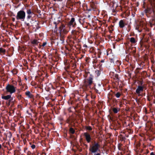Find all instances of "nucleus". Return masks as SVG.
<instances>
[{
  "label": "nucleus",
  "instance_id": "obj_5",
  "mask_svg": "<svg viewBox=\"0 0 155 155\" xmlns=\"http://www.w3.org/2000/svg\"><path fill=\"white\" fill-rule=\"evenodd\" d=\"M26 13L23 10H21L18 12L16 18L17 20L24 21L25 18Z\"/></svg>",
  "mask_w": 155,
  "mask_h": 155
},
{
  "label": "nucleus",
  "instance_id": "obj_37",
  "mask_svg": "<svg viewBox=\"0 0 155 155\" xmlns=\"http://www.w3.org/2000/svg\"><path fill=\"white\" fill-rule=\"evenodd\" d=\"M2 137V133L1 131L0 130V141H1V140H1V137Z\"/></svg>",
  "mask_w": 155,
  "mask_h": 155
},
{
  "label": "nucleus",
  "instance_id": "obj_41",
  "mask_svg": "<svg viewBox=\"0 0 155 155\" xmlns=\"http://www.w3.org/2000/svg\"><path fill=\"white\" fill-rule=\"evenodd\" d=\"M12 21H13V22H14L15 21V18H12Z\"/></svg>",
  "mask_w": 155,
  "mask_h": 155
},
{
  "label": "nucleus",
  "instance_id": "obj_56",
  "mask_svg": "<svg viewBox=\"0 0 155 155\" xmlns=\"http://www.w3.org/2000/svg\"><path fill=\"white\" fill-rule=\"evenodd\" d=\"M117 62H119L117 60Z\"/></svg>",
  "mask_w": 155,
  "mask_h": 155
},
{
  "label": "nucleus",
  "instance_id": "obj_46",
  "mask_svg": "<svg viewBox=\"0 0 155 155\" xmlns=\"http://www.w3.org/2000/svg\"><path fill=\"white\" fill-rule=\"evenodd\" d=\"M11 106H13V105H14V102L13 101L12 102V103H11Z\"/></svg>",
  "mask_w": 155,
  "mask_h": 155
},
{
  "label": "nucleus",
  "instance_id": "obj_8",
  "mask_svg": "<svg viewBox=\"0 0 155 155\" xmlns=\"http://www.w3.org/2000/svg\"><path fill=\"white\" fill-rule=\"evenodd\" d=\"M31 43L32 46L35 48L38 47L39 48H41V44L38 40L36 39H33L31 41Z\"/></svg>",
  "mask_w": 155,
  "mask_h": 155
},
{
  "label": "nucleus",
  "instance_id": "obj_18",
  "mask_svg": "<svg viewBox=\"0 0 155 155\" xmlns=\"http://www.w3.org/2000/svg\"><path fill=\"white\" fill-rule=\"evenodd\" d=\"M113 4L112 8H113V12H115V10L114 9V8L115 9L117 7V4L116 3V2H111L110 4L112 5Z\"/></svg>",
  "mask_w": 155,
  "mask_h": 155
},
{
  "label": "nucleus",
  "instance_id": "obj_58",
  "mask_svg": "<svg viewBox=\"0 0 155 155\" xmlns=\"http://www.w3.org/2000/svg\"><path fill=\"white\" fill-rule=\"evenodd\" d=\"M3 140H5V139L4 138H3Z\"/></svg>",
  "mask_w": 155,
  "mask_h": 155
},
{
  "label": "nucleus",
  "instance_id": "obj_24",
  "mask_svg": "<svg viewBox=\"0 0 155 155\" xmlns=\"http://www.w3.org/2000/svg\"><path fill=\"white\" fill-rule=\"evenodd\" d=\"M69 132L70 133H71V134H74L75 132V130L72 127H71V128H70L69 130Z\"/></svg>",
  "mask_w": 155,
  "mask_h": 155
},
{
  "label": "nucleus",
  "instance_id": "obj_43",
  "mask_svg": "<svg viewBox=\"0 0 155 155\" xmlns=\"http://www.w3.org/2000/svg\"><path fill=\"white\" fill-rule=\"evenodd\" d=\"M150 155H155V154L153 152H152L150 153Z\"/></svg>",
  "mask_w": 155,
  "mask_h": 155
},
{
  "label": "nucleus",
  "instance_id": "obj_27",
  "mask_svg": "<svg viewBox=\"0 0 155 155\" xmlns=\"http://www.w3.org/2000/svg\"><path fill=\"white\" fill-rule=\"evenodd\" d=\"M94 89L96 93L98 94H100V92H99V90L100 89L99 88V87L97 89L94 86Z\"/></svg>",
  "mask_w": 155,
  "mask_h": 155
},
{
  "label": "nucleus",
  "instance_id": "obj_19",
  "mask_svg": "<svg viewBox=\"0 0 155 155\" xmlns=\"http://www.w3.org/2000/svg\"><path fill=\"white\" fill-rule=\"evenodd\" d=\"M140 26L141 25L140 23L136 24L135 26L136 30H138V31L140 32H141L142 31L141 29L140 28Z\"/></svg>",
  "mask_w": 155,
  "mask_h": 155
},
{
  "label": "nucleus",
  "instance_id": "obj_44",
  "mask_svg": "<svg viewBox=\"0 0 155 155\" xmlns=\"http://www.w3.org/2000/svg\"><path fill=\"white\" fill-rule=\"evenodd\" d=\"M94 155H101V154L99 153H95Z\"/></svg>",
  "mask_w": 155,
  "mask_h": 155
},
{
  "label": "nucleus",
  "instance_id": "obj_55",
  "mask_svg": "<svg viewBox=\"0 0 155 155\" xmlns=\"http://www.w3.org/2000/svg\"><path fill=\"white\" fill-rule=\"evenodd\" d=\"M121 155H123V154H122V153H121Z\"/></svg>",
  "mask_w": 155,
  "mask_h": 155
},
{
  "label": "nucleus",
  "instance_id": "obj_3",
  "mask_svg": "<svg viewBox=\"0 0 155 155\" xmlns=\"http://www.w3.org/2000/svg\"><path fill=\"white\" fill-rule=\"evenodd\" d=\"M150 3L151 8L147 7L144 10L145 13L151 14L153 12L155 15V0H150Z\"/></svg>",
  "mask_w": 155,
  "mask_h": 155
},
{
  "label": "nucleus",
  "instance_id": "obj_28",
  "mask_svg": "<svg viewBox=\"0 0 155 155\" xmlns=\"http://www.w3.org/2000/svg\"><path fill=\"white\" fill-rule=\"evenodd\" d=\"M85 128L87 130H88L89 131H91L92 130V128L90 126L86 127Z\"/></svg>",
  "mask_w": 155,
  "mask_h": 155
},
{
  "label": "nucleus",
  "instance_id": "obj_2",
  "mask_svg": "<svg viewBox=\"0 0 155 155\" xmlns=\"http://www.w3.org/2000/svg\"><path fill=\"white\" fill-rule=\"evenodd\" d=\"M26 19L27 21L25 22L24 23L28 27L30 28L32 26L37 29L40 28L38 26V21L34 19L33 18H26Z\"/></svg>",
  "mask_w": 155,
  "mask_h": 155
},
{
  "label": "nucleus",
  "instance_id": "obj_12",
  "mask_svg": "<svg viewBox=\"0 0 155 155\" xmlns=\"http://www.w3.org/2000/svg\"><path fill=\"white\" fill-rule=\"evenodd\" d=\"M125 19L120 20L119 23V27L120 28H123L125 26L127 25V23L126 22Z\"/></svg>",
  "mask_w": 155,
  "mask_h": 155
},
{
  "label": "nucleus",
  "instance_id": "obj_51",
  "mask_svg": "<svg viewBox=\"0 0 155 155\" xmlns=\"http://www.w3.org/2000/svg\"><path fill=\"white\" fill-rule=\"evenodd\" d=\"M110 33H111V32H112V31H113V30H110Z\"/></svg>",
  "mask_w": 155,
  "mask_h": 155
},
{
  "label": "nucleus",
  "instance_id": "obj_31",
  "mask_svg": "<svg viewBox=\"0 0 155 155\" xmlns=\"http://www.w3.org/2000/svg\"><path fill=\"white\" fill-rule=\"evenodd\" d=\"M110 62L111 63H113V64H114V61L115 60V59L114 58H110Z\"/></svg>",
  "mask_w": 155,
  "mask_h": 155
},
{
  "label": "nucleus",
  "instance_id": "obj_22",
  "mask_svg": "<svg viewBox=\"0 0 155 155\" xmlns=\"http://www.w3.org/2000/svg\"><path fill=\"white\" fill-rule=\"evenodd\" d=\"M6 51V50L3 48H0V54L1 55H4L5 54Z\"/></svg>",
  "mask_w": 155,
  "mask_h": 155
},
{
  "label": "nucleus",
  "instance_id": "obj_50",
  "mask_svg": "<svg viewBox=\"0 0 155 155\" xmlns=\"http://www.w3.org/2000/svg\"><path fill=\"white\" fill-rule=\"evenodd\" d=\"M132 16L133 17H134V16H135V15H134V14H132Z\"/></svg>",
  "mask_w": 155,
  "mask_h": 155
},
{
  "label": "nucleus",
  "instance_id": "obj_4",
  "mask_svg": "<svg viewBox=\"0 0 155 155\" xmlns=\"http://www.w3.org/2000/svg\"><path fill=\"white\" fill-rule=\"evenodd\" d=\"M100 146L99 143L94 141V144L91 146H90L89 150L92 153H95L97 152L100 148Z\"/></svg>",
  "mask_w": 155,
  "mask_h": 155
},
{
  "label": "nucleus",
  "instance_id": "obj_6",
  "mask_svg": "<svg viewBox=\"0 0 155 155\" xmlns=\"http://www.w3.org/2000/svg\"><path fill=\"white\" fill-rule=\"evenodd\" d=\"M16 88V87L13 85L8 84L5 87L6 92L9 93L10 94H12L15 92Z\"/></svg>",
  "mask_w": 155,
  "mask_h": 155
},
{
  "label": "nucleus",
  "instance_id": "obj_53",
  "mask_svg": "<svg viewBox=\"0 0 155 155\" xmlns=\"http://www.w3.org/2000/svg\"><path fill=\"white\" fill-rule=\"evenodd\" d=\"M113 100H114V101H116V100L115 99H114Z\"/></svg>",
  "mask_w": 155,
  "mask_h": 155
},
{
  "label": "nucleus",
  "instance_id": "obj_42",
  "mask_svg": "<svg viewBox=\"0 0 155 155\" xmlns=\"http://www.w3.org/2000/svg\"><path fill=\"white\" fill-rule=\"evenodd\" d=\"M83 47H85V48H86L87 47V45L86 44H84V45H83Z\"/></svg>",
  "mask_w": 155,
  "mask_h": 155
},
{
  "label": "nucleus",
  "instance_id": "obj_52",
  "mask_svg": "<svg viewBox=\"0 0 155 155\" xmlns=\"http://www.w3.org/2000/svg\"><path fill=\"white\" fill-rule=\"evenodd\" d=\"M84 145H85V146H86V147H87V145L85 144Z\"/></svg>",
  "mask_w": 155,
  "mask_h": 155
},
{
  "label": "nucleus",
  "instance_id": "obj_49",
  "mask_svg": "<svg viewBox=\"0 0 155 155\" xmlns=\"http://www.w3.org/2000/svg\"><path fill=\"white\" fill-rule=\"evenodd\" d=\"M27 148H25L24 149V152H25V150H27Z\"/></svg>",
  "mask_w": 155,
  "mask_h": 155
},
{
  "label": "nucleus",
  "instance_id": "obj_10",
  "mask_svg": "<svg viewBox=\"0 0 155 155\" xmlns=\"http://www.w3.org/2000/svg\"><path fill=\"white\" fill-rule=\"evenodd\" d=\"M68 25L70 27L74 28L76 26V23L75 21V18L72 17L71 20L68 22Z\"/></svg>",
  "mask_w": 155,
  "mask_h": 155
},
{
  "label": "nucleus",
  "instance_id": "obj_54",
  "mask_svg": "<svg viewBox=\"0 0 155 155\" xmlns=\"http://www.w3.org/2000/svg\"><path fill=\"white\" fill-rule=\"evenodd\" d=\"M98 85H99V87H100L101 86V85L100 84H99Z\"/></svg>",
  "mask_w": 155,
  "mask_h": 155
},
{
  "label": "nucleus",
  "instance_id": "obj_30",
  "mask_svg": "<svg viewBox=\"0 0 155 155\" xmlns=\"http://www.w3.org/2000/svg\"><path fill=\"white\" fill-rule=\"evenodd\" d=\"M19 92H20V91H19L17 93L18 95H17V97L19 100H20L21 98L22 97L21 95L18 94Z\"/></svg>",
  "mask_w": 155,
  "mask_h": 155
},
{
  "label": "nucleus",
  "instance_id": "obj_48",
  "mask_svg": "<svg viewBox=\"0 0 155 155\" xmlns=\"http://www.w3.org/2000/svg\"><path fill=\"white\" fill-rule=\"evenodd\" d=\"M11 104V103H10V102H8V105H10Z\"/></svg>",
  "mask_w": 155,
  "mask_h": 155
},
{
  "label": "nucleus",
  "instance_id": "obj_15",
  "mask_svg": "<svg viewBox=\"0 0 155 155\" xmlns=\"http://www.w3.org/2000/svg\"><path fill=\"white\" fill-rule=\"evenodd\" d=\"M25 94L28 98L32 99H34V96L31 94L29 91H26Z\"/></svg>",
  "mask_w": 155,
  "mask_h": 155
},
{
  "label": "nucleus",
  "instance_id": "obj_7",
  "mask_svg": "<svg viewBox=\"0 0 155 155\" xmlns=\"http://www.w3.org/2000/svg\"><path fill=\"white\" fill-rule=\"evenodd\" d=\"M90 74V76L86 80L84 81V83H87L89 85H91L93 83V76L91 74H90L89 72H87V74Z\"/></svg>",
  "mask_w": 155,
  "mask_h": 155
},
{
  "label": "nucleus",
  "instance_id": "obj_29",
  "mask_svg": "<svg viewBox=\"0 0 155 155\" xmlns=\"http://www.w3.org/2000/svg\"><path fill=\"white\" fill-rule=\"evenodd\" d=\"M121 95V94L119 92H117L115 94V96L117 98H119Z\"/></svg>",
  "mask_w": 155,
  "mask_h": 155
},
{
  "label": "nucleus",
  "instance_id": "obj_25",
  "mask_svg": "<svg viewBox=\"0 0 155 155\" xmlns=\"http://www.w3.org/2000/svg\"><path fill=\"white\" fill-rule=\"evenodd\" d=\"M6 137H8L9 138H11L12 137V134L11 132H9L6 134Z\"/></svg>",
  "mask_w": 155,
  "mask_h": 155
},
{
  "label": "nucleus",
  "instance_id": "obj_23",
  "mask_svg": "<svg viewBox=\"0 0 155 155\" xmlns=\"http://www.w3.org/2000/svg\"><path fill=\"white\" fill-rule=\"evenodd\" d=\"M112 110L115 114H117L118 113V111L119 110V109L114 107L112 109Z\"/></svg>",
  "mask_w": 155,
  "mask_h": 155
},
{
  "label": "nucleus",
  "instance_id": "obj_45",
  "mask_svg": "<svg viewBox=\"0 0 155 155\" xmlns=\"http://www.w3.org/2000/svg\"><path fill=\"white\" fill-rule=\"evenodd\" d=\"M104 61H105L104 59L102 60H101V63L104 62Z\"/></svg>",
  "mask_w": 155,
  "mask_h": 155
},
{
  "label": "nucleus",
  "instance_id": "obj_26",
  "mask_svg": "<svg viewBox=\"0 0 155 155\" xmlns=\"http://www.w3.org/2000/svg\"><path fill=\"white\" fill-rule=\"evenodd\" d=\"M95 72L97 76H98L101 74V72L100 71L97 70H96Z\"/></svg>",
  "mask_w": 155,
  "mask_h": 155
},
{
  "label": "nucleus",
  "instance_id": "obj_47",
  "mask_svg": "<svg viewBox=\"0 0 155 155\" xmlns=\"http://www.w3.org/2000/svg\"><path fill=\"white\" fill-rule=\"evenodd\" d=\"M128 28H129V31H129L130 30V25H128Z\"/></svg>",
  "mask_w": 155,
  "mask_h": 155
},
{
  "label": "nucleus",
  "instance_id": "obj_40",
  "mask_svg": "<svg viewBox=\"0 0 155 155\" xmlns=\"http://www.w3.org/2000/svg\"><path fill=\"white\" fill-rule=\"evenodd\" d=\"M76 66V65L75 63H73V66L72 67H74V68H75Z\"/></svg>",
  "mask_w": 155,
  "mask_h": 155
},
{
  "label": "nucleus",
  "instance_id": "obj_33",
  "mask_svg": "<svg viewBox=\"0 0 155 155\" xmlns=\"http://www.w3.org/2000/svg\"><path fill=\"white\" fill-rule=\"evenodd\" d=\"M125 139H126V138L124 137H122L121 138L120 140L121 141H125Z\"/></svg>",
  "mask_w": 155,
  "mask_h": 155
},
{
  "label": "nucleus",
  "instance_id": "obj_32",
  "mask_svg": "<svg viewBox=\"0 0 155 155\" xmlns=\"http://www.w3.org/2000/svg\"><path fill=\"white\" fill-rule=\"evenodd\" d=\"M47 43L46 42H43L42 45H41V47H44L47 45Z\"/></svg>",
  "mask_w": 155,
  "mask_h": 155
},
{
  "label": "nucleus",
  "instance_id": "obj_35",
  "mask_svg": "<svg viewBox=\"0 0 155 155\" xmlns=\"http://www.w3.org/2000/svg\"><path fill=\"white\" fill-rule=\"evenodd\" d=\"M31 147L32 149H34L35 147V145L34 144H32L31 145Z\"/></svg>",
  "mask_w": 155,
  "mask_h": 155
},
{
  "label": "nucleus",
  "instance_id": "obj_57",
  "mask_svg": "<svg viewBox=\"0 0 155 155\" xmlns=\"http://www.w3.org/2000/svg\"><path fill=\"white\" fill-rule=\"evenodd\" d=\"M102 64L101 65H100V66H102Z\"/></svg>",
  "mask_w": 155,
  "mask_h": 155
},
{
  "label": "nucleus",
  "instance_id": "obj_34",
  "mask_svg": "<svg viewBox=\"0 0 155 155\" xmlns=\"http://www.w3.org/2000/svg\"><path fill=\"white\" fill-rule=\"evenodd\" d=\"M13 99V98L11 97V98L9 99L8 102L11 103L12 102H13V101H12Z\"/></svg>",
  "mask_w": 155,
  "mask_h": 155
},
{
  "label": "nucleus",
  "instance_id": "obj_9",
  "mask_svg": "<svg viewBox=\"0 0 155 155\" xmlns=\"http://www.w3.org/2000/svg\"><path fill=\"white\" fill-rule=\"evenodd\" d=\"M83 136L87 142L88 143H90L92 138L90 134L87 132H84L83 134Z\"/></svg>",
  "mask_w": 155,
  "mask_h": 155
},
{
  "label": "nucleus",
  "instance_id": "obj_1",
  "mask_svg": "<svg viewBox=\"0 0 155 155\" xmlns=\"http://www.w3.org/2000/svg\"><path fill=\"white\" fill-rule=\"evenodd\" d=\"M54 23L55 25V28L54 30V32L57 34L58 31H58H59V35L60 37L59 38L60 40V43L62 44L64 42V36L62 35L61 32H64L65 31V26L64 24H62L60 20H58L57 22H54Z\"/></svg>",
  "mask_w": 155,
  "mask_h": 155
},
{
  "label": "nucleus",
  "instance_id": "obj_39",
  "mask_svg": "<svg viewBox=\"0 0 155 155\" xmlns=\"http://www.w3.org/2000/svg\"><path fill=\"white\" fill-rule=\"evenodd\" d=\"M3 148L2 147V146L1 145V144H0V151H1V150H3Z\"/></svg>",
  "mask_w": 155,
  "mask_h": 155
},
{
  "label": "nucleus",
  "instance_id": "obj_16",
  "mask_svg": "<svg viewBox=\"0 0 155 155\" xmlns=\"http://www.w3.org/2000/svg\"><path fill=\"white\" fill-rule=\"evenodd\" d=\"M90 85H89L87 83H84L83 84L82 88L84 91H88L89 88H91Z\"/></svg>",
  "mask_w": 155,
  "mask_h": 155
},
{
  "label": "nucleus",
  "instance_id": "obj_20",
  "mask_svg": "<svg viewBox=\"0 0 155 155\" xmlns=\"http://www.w3.org/2000/svg\"><path fill=\"white\" fill-rule=\"evenodd\" d=\"M2 98L5 100H8L11 98V95H8L6 96H2Z\"/></svg>",
  "mask_w": 155,
  "mask_h": 155
},
{
  "label": "nucleus",
  "instance_id": "obj_13",
  "mask_svg": "<svg viewBox=\"0 0 155 155\" xmlns=\"http://www.w3.org/2000/svg\"><path fill=\"white\" fill-rule=\"evenodd\" d=\"M26 10V13L27 14L26 18L32 17V16L34 14L33 11L29 8H27Z\"/></svg>",
  "mask_w": 155,
  "mask_h": 155
},
{
  "label": "nucleus",
  "instance_id": "obj_38",
  "mask_svg": "<svg viewBox=\"0 0 155 155\" xmlns=\"http://www.w3.org/2000/svg\"><path fill=\"white\" fill-rule=\"evenodd\" d=\"M105 53L104 54H107V55H108V52L107 51V50H105Z\"/></svg>",
  "mask_w": 155,
  "mask_h": 155
},
{
  "label": "nucleus",
  "instance_id": "obj_14",
  "mask_svg": "<svg viewBox=\"0 0 155 155\" xmlns=\"http://www.w3.org/2000/svg\"><path fill=\"white\" fill-rule=\"evenodd\" d=\"M143 90V86H138L136 90V92L139 96H140V93Z\"/></svg>",
  "mask_w": 155,
  "mask_h": 155
},
{
  "label": "nucleus",
  "instance_id": "obj_11",
  "mask_svg": "<svg viewBox=\"0 0 155 155\" xmlns=\"http://www.w3.org/2000/svg\"><path fill=\"white\" fill-rule=\"evenodd\" d=\"M59 41L60 40L58 37L57 38L56 37H53L51 43L52 45H54L55 46H57L58 45V43L60 42Z\"/></svg>",
  "mask_w": 155,
  "mask_h": 155
},
{
  "label": "nucleus",
  "instance_id": "obj_17",
  "mask_svg": "<svg viewBox=\"0 0 155 155\" xmlns=\"http://www.w3.org/2000/svg\"><path fill=\"white\" fill-rule=\"evenodd\" d=\"M90 6L91 8H90L89 10H88L89 11H91V10L95 11L96 10V6L95 5V4L92 2Z\"/></svg>",
  "mask_w": 155,
  "mask_h": 155
},
{
  "label": "nucleus",
  "instance_id": "obj_21",
  "mask_svg": "<svg viewBox=\"0 0 155 155\" xmlns=\"http://www.w3.org/2000/svg\"><path fill=\"white\" fill-rule=\"evenodd\" d=\"M130 42L133 44H135L137 42V41L134 37H131L130 38Z\"/></svg>",
  "mask_w": 155,
  "mask_h": 155
},
{
  "label": "nucleus",
  "instance_id": "obj_36",
  "mask_svg": "<svg viewBox=\"0 0 155 155\" xmlns=\"http://www.w3.org/2000/svg\"><path fill=\"white\" fill-rule=\"evenodd\" d=\"M98 51L97 52H98V54H101V51L99 49H98Z\"/></svg>",
  "mask_w": 155,
  "mask_h": 155
}]
</instances>
